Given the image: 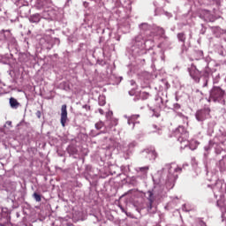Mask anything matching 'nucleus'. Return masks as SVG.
I'll list each match as a JSON object with an SVG mask.
<instances>
[{
	"label": "nucleus",
	"instance_id": "f257e3e1",
	"mask_svg": "<svg viewBox=\"0 0 226 226\" xmlns=\"http://www.w3.org/2000/svg\"><path fill=\"white\" fill-rule=\"evenodd\" d=\"M145 195L147 200L148 201L146 203V206L136 207V211H138V213H140L142 209H147V213H156V207L153 206V203L154 202V200H156V199H158V197H160L158 190L156 188L149 190L145 193Z\"/></svg>",
	"mask_w": 226,
	"mask_h": 226
},
{
	"label": "nucleus",
	"instance_id": "f03ea898",
	"mask_svg": "<svg viewBox=\"0 0 226 226\" xmlns=\"http://www.w3.org/2000/svg\"><path fill=\"white\" fill-rule=\"evenodd\" d=\"M50 6H52V0H37L35 3V8L37 10H44L41 12V19H54L56 11Z\"/></svg>",
	"mask_w": 226,
	"mask_h": 226
},
{
	"label": "nucleus",
	"instance_id": "7ed1b4c3",
	"mask_svg": "<svg viewBox=\"0 0 226 226\" xmlns=\"http://www.w3.org/2000/svg\"><path fill=\"white\" fill-rule=\"evenodd\" d=\"M174 136L181 144V149H185L189 146L190 142L188 141V132L185 129V126L180 125L175 130Z\"/></svg>",
	"mask_w": 226,
	"mask_h": 226
},
{
	"label": "nucleus",
	"instance_id": "20e7f679",
	"mask_svg": "<svg viewBox=\"0 0 226 226\" xmlns=\"http://www.w3.org/2000/svg\"><path fill=\"white\" fill-rule=\"evenodd\" d=\"M167 167L169 175L166 185H168V186H171L172 188V186H174V183H176V179H177V173H180L182 170L181 168L177 167V164L176 163L169 164Z\"/></svg>",
	"mask_w": 226,
	"mask_h": 226
},
{
	"label": "nucleus",
	"instance_id": "39448f33",
	"mask_svg": "<svg viewBox=\"0 0 226 226\" xmlns=\"http://www.w3.org/2000/svg\"><path fill=\"white\" fill-rule=\"evenodd\" d=\"M225 96V91L219 87H214L210 91L209 102H222Z\"/></svg>",
	"mask_w": 226,
	"mask_h": 226
},
{
	"label": "nucleus",
	"instance_id": "423d86ee",
	"mask_svg": "<svg viewBox=\"0 0 226 226\" xmlns=\"http://www.w3.org/2000/svg\"><path fill=\"white\" fill-rule=\"evenodd\" d=\"M209 112H211L209 108L198 110L195 114L197 121H206V119L209 118Z\"/></svg>",
	"mask_w": 226,
	"mask_h": 226
},
{
	"label": "nucleus",
	"instance_id": "0eeeda50",
	"mask_svg": "<svg viewBox=\"0 0 226 226\" xmlns=\"http://www.w3.org/2000/svg\"><path fill=\"white\" fill-rule=\"evenodd\" d=\"M190 76L195 82H200V76L202 75V72L197 69V66L191 65V67L188 69Z\"/></svg>",
	"mask_w": 226,
	"mask_h": 226
},
{
	"label": "nucleus",
	"instance_id": "6e6552de",
	"mask_svg": "<svg viewBox=\"0 0 226 226\" xmlns=\"http://www.w3.org/2000/svg\"><path fill=\"white\" fill-rule=\"evenodd\" d=\"M134 41L136 47H139V49H146V45H147L149 41L153 43V41L144 39V36H142V34H139L137 37H135Z\"/></svg>",
	"mask_w": 226,
	"mask_h": 226
},
{
	"label": "nucleus",
	"instance_id": "1a4fd4ad",
	"mask_svg": "<svg viewBox=\"0 0 226 226\" xmlns=\"http://www.w3.org/2000/svg\"><path fill=\"white\" fill-rule=\"evenodd\" d=\"M60 123L63 128H64L66 123H68V109L66 104L62 105Z\"/></svg>",
	"mask_w": 226,
	"mask_h": 226
},
{
	"label": "nucleus",
	"instance_id": "9d476101",
	"mask_svg": "<svg viewBox=\"0 0 226 226\" xmlns=\"http://www.w3.org/2000/svg\"><path fill=\"white\" fill-rule=\"evenodd\" d=\"M141 156L147 160H156V152L154 150H144L141 152Z\"/></svg>",
	"mask_w": 226,
	"mask_h": 226
},
{
	"label": "nucleus",
	"instance_id": "9b49d317",
	"mask_svg": "<svg viewBox=\"0 0 226 226\" xmlns=\"http://www.w3.org/2000/svg\"><path fill=\"white\" fill-rule=\"evenodd\" d=\"M201 75L204 76V83H203V87H207V82L209 80V73H211V69L209 67H205L203 71H200Z\"/></svg>",
	"mask_w": 226,
	"mask_h": 226
},
{
	"label": "nucleus",
	"instance_id": "f8f14e48",
	"mask_svg": "<svg viewBox=\"0 0 226 226\" xmlns=\"http://www.w3.org/2000/svg\"><path fill=\"white\" fill-rule=\"evenodd\" d=\"M124 117L127 119L128 124H132V130H133V128H135V120L139 119V117H140V115H132L131 117L124 116Z\"/></svg>",
	"mask_w": 226,
	"mask_h": 226
},
{
	"label": "nucleus",
	"instance_id": "ddd939ff",
	"mask_svg": "<svg viewBox=\"0 0 226 226\" xmlns=\"http://www.w3.org/2000/svg\"><path fill=\"white\" fill-rule=\"evenodd\" d=\"M41 19V14L36 13V14H33L32 16H30L29 20L33 24H38V22H40Z\"/></svg>",
	"mask_w": 226,
	"mask_h": 226
},
{
	"label": "nucleus",
	"instance_id": "4468645a",
	"mask_svg": "<svg viewBox=\"0 0 226 226\" xmlns=\"http://www.w3.org/2000/svg\"><path fill=\"white\" fill-rule=\"evenodd\" d=\"M11 109H19V107L20 106V103L18 102L17 99L11 97L10 99V102H9Z\"/></svg>",
	"mask_w": 226,
	"mask_h": 226
},
{
	"label": "nucleus",
	"instance_id": "2eb2a0df",
	"mask_svg": "<svg viewBox=\"0 0 226 226\" xmlns=\"http://www.w3.org/2000/svg\"><path fill=\"white\" fill-rule=\"evenodd\" d=\"M132 147H135V142L130 143L127 147L123 146L122 151H123V153H126L128 154L130 153V149H132Z\"/></svg>",
	"mask_w": 226,
	"mask_h": 226
},
{
	"label": "nucleus",
	"instance_id": "dca6fc26",
	"mask_svg": "<svg viewBox=\"0 0 226 226\" xmlns=\"http://www.w3.org/2000/svg\"><path fill=\"white\" fill-rule=\"evenodd\" d=\"M139 29L141 31H149V29H151V26H149L147 23H142L139 25Z\"/></svg>",
	"mask_w": 226,
	"mask_h": 226
},
{
	"label": "nucleus",
	"instance_id": "f3484780",
	"mask_svg": "<svg viewBox=\"0 0 226 226\" xmlns=\"http://www.w3.org/2000/svg\"><path fill=\"white\" fill-rule=\"evenodd\" d=\"M177 38L179 41H182L183 43H185V41H186V36L183 33L178 34Z\"/></svg>",
	"mask_w": 226,
	"mask_h": 226
},
{
	"label": "nucleus",
	"instance_id": "a211bd4d",
	"mask_svg": "<svg viewBox=\"0 0 226 226\" xmlns=\"http://www.w3.org/2000/svg\"><path fill=\"white\" fill-rule=\"evenodd\" d=\"M219 165H220V167L222 168L223 170H226V156H224V157L222 158V160H221V161L219 162Z\"/></svg>",
	"mask_w": 226,
	"mask_h": 226
},
{
	"label": "nucleus",
	"instance_id": "6ab92c4d",
	"mask_svg": "<svg viewBox=\"0 0 226 226\" xmlns=\"http://www.w3.org/2000/svg\"><path fill=\"white\" fill-rule=\"evenodd\" d=\"M4 34H5V37H4V40L11 39V33L10 32V30H4Z\"/></svg>",
	"mask_w": 226,
	"mask_h": 226
},
{
	"label": "nucleus",
	"instance_id": "aec40b11",
	"mask_svg": "<svg viewBox=\"0 0 226 226\" xmlns=\"http://www.w3.org/2000/svg\"><path fill=\"white\" fill-rule=\"evenodd\" d=\"M34 199L36 200V202H41V196L36 192L33 194Z\"/></svg>",
	"mask_w": 226,
	"mask_h": 226
},
{
	"label": "nucleus",
	"instance_id": "412c9836",
	"mask_svg": "<svg viewBox=\"0 0 226 226\" xmlns=\"http://www.w3.org/2000/svg\"><path fill=\"white\" fill-rule=\"evenodd\" d=\"M106 102H105V97L102 96V97H99V105L101 107H103V105H105Z\"/></svg>",
	"mask_w": 226,
	"mask_h": 226
},
{
	"label": "nucleus",
	"instance_id": "4be33fe9",
	"mask_svg": "<svg viewBox=\"0 0 226 226\" xmlns=\"http://www.w3.org/2000/svg\"><path fill=\"white\" fill-rule=\"evenodd\" d=\"M139 172H143V174H147V170H149V167H141L138 168Z\"/></svg>",
	"mask_w": 226,
	"mask_h": 226
},
{
	"label": "nucleus",
	"instance_id": "5701e85b",
	"mask_svg": "<svg viewBox=\"0 0 226 226\" xmlns=\"http://www.w3.org/2000/svg\"><path fill=\"white\" fill-rule=\"evenodd\" d=\"M96 130H102L103 128V122H98L95 124Z\"/></svg>",
	"mask_w": 226,
	"mask_h": 226
},
{
	"label": "nucleus",
	"instance_id": "b1692460",
	"mask_svg": "<svg viewBox=\"0 0 226 226\" xmlns=\"http://www.w3.org/2000/svg\"><path fill=\"white\" fill-rule=\"evenodd\" d=\"M152 128H153V130H154V131H153L154 132H155L156 130H157V132H158L159 134L162 133V129H161V128H158V126H157L156 124L152 125Z\"/></svg>",
	"mask_w": 226,
	"mask_h": 226
},
{
	"label": "nucleus",
	"instance_id": "393cba45",
	"mask_svg": "<svg viewBox=\"0 0 226 226\" xmlns=\"http://www.w3.org/2000/svg\"><path fill=\"white\" fill-rule=\"evenodd\" d=\"M157 31L161 36H163L165 34V30L162 27H157Z\"/></svg>",
	"mask_w": 226,
	"mask_h": 226
},
{
	"label": "nucleus",
	"instance_id": "a878e982",
	"mask_svg": "<svg viewBox=\"0 0 226 226\" xmlns=\"http://www.w3.org/2000/svg\"><path fill=\"white\" fill-rule=\"evenodd\" d=\"M141 98H143V100H147L149 94L146 93V92H142L140 94Z\"/></svg>",
	"mask_w": 226,
	"mask_h": 226
},
{
	"label": "nucleus",
	"instance_id": "bb28decb",
	"mask_svg": "<svg viewBox=\"0 0 226 226\" xmlns=\"http://www.w3.org/2000/svg\"><path fill=\"white\" fill-rule=\"evenodd\" d=\"M4 38H6V34H4V30H2L0 32V41H2V40H4Z\"/></svg>",
	"mask_w": 226,
	"mask_h": 226
},
{
	"label": "nucleus",
	"instance_id": "cd10ccee",
	"mask_svg": "<svg viewBox=\"0 0 226 226\" xmlns=\"http://www.w3.org/2000/svg\"><path fill=\"white\" fill-rule=\"evenodd\" d=\"M174 110H179V109H181V104L179 103H175L173 105Z\"/></svg>",
	"mask_w": 226,
	"mask_h": 226
},
{
	"label": "nucleus",
	"instance_id": "c85d7f7f",
	"mask_svg": "<svg viewBox=\"0 0 226 226\" xmlns=\"http://www.w3.org/2000/svg\"><path fill=\"white\" fill-rule=\"evenodd\" d=\"M197 54H198L200 59V57H203V56H204V52H202V50L197 51Z\"/></svg>",
	"mask_w": 226,
	"mask_h": 226
},
{
	"label": "nucleus",
	"instance_id": "c756f323",
	"mask_svg": "<svg viewBox=\"0 0 226 226\" xmlns=\"http://www.w3.org/2000/svg\"><path fill=\"white\" fill-rule=\"evenodd\" d=\"M98 112H99L102 116H103V114H104V111H103L102 109H98Z\"/></svg>",
	"mask_w": 226,
	"mask_h": 226
},
{
	"label": "nucleus",
	"instance_id": "7c9ffc66",
	"mask_svg": "<svg viewBox=\"0 0 226 226\" xmlns=\"http://www.w3.org/2000/svg\"><path fill=\"white\" fill-rule=\"evenodd\" d=\"M182 209H183V211L188 212V209H186V205H184Z\"/></svg>",
	"mask_w": 226,
	"mask_h": 226
},
{
	"label": "nucleus",
	"instance_id": "2f4dec72",
	"mask_svg": "<svg viewBox=\"0 0 226 226\" xmlns=\"http://www.w3.org/2000/svg\"><path fill=\"white\" fill-rule=\"evenodd\" d=\"M129 94H130L131 96H133V94H135L133 93V91H129Z\"/></svg>",
	"mask_w": 226,
	"mask_h": 226
},
{
	"label": "nucleus",
	"instance_id": "473e14b6",
	"mask_svg": "<svg viewBox=\"0 0 226 226\" xmlns=\"http://www.w3.org/2000/svg\"><path fill=\"white\" fill-rule=\"evenodd\" d=\"M131 86H135V81L134 80H131Z\"/></svg>",
	"mask_w": 226,
	"mask_h": 226
},
{
	"label": "nucleus",
	"instance_id": "72a5a7b5",
	"mask_svg": "<svg viewBox=\"0 0 226 226\" xmlns=\"http://www.w3.org/2000/svg\"><path fill=\"white\" fill-rule=\"evenodd\" d=\"M6 124H8L9 126H11V122L7 121V122H6Z\"/></svg>",
	"mask_w": 226,
	"mask_h": 226
},
{
	"label": "nucleus",
	"instance_id": "f704fd0d",
	"mask_svg": "<svg viewBox=\"0 0 226 226\" xmlns=\"http://www.w3.org/2000/svg\"><path fill=\"white\" fill-rule=\"evenodd\" d=\"M83 109H87V105L83 106Z\"/></svg>",
	"mask_w": 226,
	"mask_h": 226
},
{
	"label": "nucleus",
	"instance_id": "c9c22d12",
	"mask_svg": "<svg viewBox=\"0 0 226 226\" xmlns=\"http://www.w3.org/2000/svg\"><path fill=\"white\" fill-rule=\"evenodd\" d=\"M218 29H220V28L216 27V30H217V31H218Z\"/></svg>",
	"mask_w": 226,
	"mask_h": 226
},
{
	"label": "nucleus",
	"instance_id": "e433bc0d",
	"mask_svg": "<svg viewBox=\"0 0 226 226\" xmlns=\"http://www.w3.org/2000/svg\"><path fill=\"white\" fill-rule=\"evenodd\" d=\"M38 117H40V115H38Z\"/></svg>",
	"mask_w": 226,
	"mask_h": 226
}]
</instances>
